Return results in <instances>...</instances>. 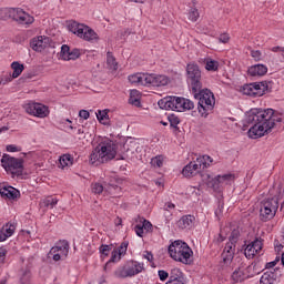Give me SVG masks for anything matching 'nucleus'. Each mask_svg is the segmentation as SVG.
Masks as SVG:
<instances>
[{
  "label": "nucleus",
  "mask_w": 284,
  "mask_h": 284,
  "mask_svg": "<svg viewBox=\"0 0 284 284\" xmlns=\"http://www.w3.org/2000/svg\"><path fill=\"white\" fill-rule=\"evenodd\" d=\"M278 212V196L267 197L261 203L260 207V219L263 223L272 221Z\"/></svg>",
  "instance_id": "obj_10"
},
{
  "label": "nucleus",
  "mask_w": 284,
  "mask_h": 284,
  "mask_svg": "<svg viewBox=\"0 0 284 284\" xmlns=\"http://www.w3.org/2000/svg\"><path fill=\"white\" fill-rule=\"evenodd\" d=\"M276 266V262H268L266 263V270H272V267Z\"/></svg>",
  "instance_id": "obj_59"
},
{
  "label": "nucleus",
  "mask_w": 284,
  "mask_h": 284,
  "mask_svg": "<svg viewBox=\"0 0 284 284\" xmlns=\"http://www.w3.org/2000/svg\"><path fill=\"white\" fill-rule=\"evenodd\" d=\"M14 230H17V224L12 222H8L6 225H3L0 230V243L8 241V239L14 234Z\"/></svg>",
  "instance_id": "obj_22"
},
{
  "label": "nucleus",
  "mask_w": 284,
  "mask_h": 284,
  "mask_svg": "<svg viewBox=\"0 0 284 284\" xmlns=\"http://www.w3.org/2000/svg\"><path fill=\"white\" fill-rule=\"evenodd\" d=\"M116 156V144L112 141L101 142L90 154V163L92 165H101V163H108Z\"/></svg>",
  "instance_id": "obj_2"
},
{
  "label": "nucleus",
  "mask_w": 284,
  "mask_h": 284,
  "mask_svg": "<svg viewBox=\"0 0 284 284\" xmlns=\"http://www.w3.org/2000/svg\"><path fill=\"white\" fill-rule=\"evenodd\" d=\"M132 3H145V0H129Z\"/></svg>",
  "instance_id": "obj_62"
},
{
  "label": "nucleus",
  "mask_w": 284,
  "mask_h": 284,
  "mask_svg": "<svg viewBox=\"0 0 284 284\" xmlns=\"http://www.w3.org/2000/svg\"><path fill=\"white\" fill-rule=\"evenodd\" d=\"M251 57L254 58V61H261L262 53L258 50L251 51Z\"/></svg>",
  "instance_id": "obj_51"
},
{
  "label": "nucleus",
  "mask_w": 284,
  "mask_h": 284,
  "mask_svg": "<svg viewBox=\"0 0 284 284\" xmlns=\"http://www.w3.org/2000/svg\"><path fill=\"white\" fill-rule=\"evenodd\" d=\"M186 83L191 88V92H199L203 88L199 64L189 63L186 65Z\"/></svg>",
  "instance_id": "obj_11"
},
{
  "label": "nucleus",
  "mask_w": 284,
  "mask_h": 284,
  "mask_svg": "<svg viewBox=\"0 0 284 284\" xmlns=\"http://www.w3.org/2000/svg\"><path fill=\"white\" fill-rule=\"evenodd\" d=\"M161 110H173L174 112H185V110H194V102L190 99L179 98L174 95L165 97L158 102Z\"/></svg>",
  "instance_id": "obj_5"
},
{
  "label": "nucleus",
  "mask_w": 284,
  "mask_h": 284,
  "mask_svg": "<svg viewBox=\"0 0 284 284\" xmlns=\"http://www.w3.org/2000/svg\"><path fill=\"white\" fill-rule=\"evenodd\" d=\"M160 281H168V278L170 277V273H168V271H159L158 272Z\"/></svg>",
  "instance_id": "obj_50"
},
{
  "label": "nucleus",
  "mask_w": 284,
  "mask_h": 284,
  "mask_svg": "<svg viewBox=\"0 0 284 284\" xmlns=\"http://www.w3.org/2000/svg\"><path fill=\"white\" fill-rule=\"evenodd\" d=\"M243 93L246 94L247 97H256V93L254 91V84H246L243 89Z\"/></svg>",
  "instance_id": "obj_41"
},
{
  "label": "nucleus",
  "mask_w": 284,
  "mask_h": 284,
  "mask_svg": "<svg viewBox=\"0 0 284 284\" xmlns=\"http://www.w3.org/2000/svg\"><path fill=\"white\" fill-rule=\"evenodd\" d=\"M142 229L146 232H152V223L143 217L140 220Z\"/></svg>",
  "instance_id": "obj_47"
},
{
  "label": "nucleus",
  "mask_w": 284,
  "mask_h": 284,
  "mask_svg": "<svg viewBox=\"0 0 284 284\" xmlns=\"http://www.w3.org/2000/svg\"><path fill=\"white\" fill-rule=\"evenodd\" d=\"M213 162L214 160L210 155H201L196 158L195 161L186 164L182 170V174L186 178L196 176V174H201L203 170H207Z\"/></svg>",
  "instance_id": "obj_6"
},
{
  "label": "nucleus",
  "mask_w": 284,
  "mask_h": 284,
  "mask_svg": "<svg viewBox=\"0 0 284 284\" xmlns=\"http://www.w3.org/2000/svg\"><path fill=\"white\" fill-rule=\"evenodd\" d=\"M30 47L36 52H43L45 48L50 47V38L45 36H39L31 40Z\"/></svg>",
  "instance_id": "obj_17"
},
{
  "label": "nucleus",
  "mask_w": 284,
  "mask_h": 284,
  "mask_svg": "<svg viewBox=\"0 0 284 284\" xmlns=\"http://www.w3.org/2000/svg\"><path fill=\"white\" fill-rule=\"evenodd\" d=\"M7 152H19V148L14 144L7 145Z\"/></svg>",
  "instance_id": "obj_56"
},
{
  "label": "nucleus",
  "mask_w": 284,
  "mask_h": 284,
  "mask_svg": "<svg viewBox=\"0 0 284 284\" xmlns=\"http://www.w3.org/2000/svg\"><path fill=\"white\" fill-rule=\"evenodd\" d=\"M153 168H163V155H158L151 160Z\"/></svg>",
  "instance_id": "obj_39"
},
{
  "label": "nucleus",
  "mask_w": 284,
  "mask_h": 284,
  "mask_svg": "<svg viewBox=\"0 0 284 284\" xmlns=\"http://www.w3.org/2000/svg\"><path fill=\"white\" fill-rule=\"evenodd\" d=\"M251 272L252 266H240L233 272L232 281H234V283H243V281L252 278V276H254V274H252Z\"/></svg>",
  "instance_id": "obj_16"
},
{
  "label": "nucleus",
  "mask_w": 284,
  "mask_h": 284,
  "mask_svg": "<svg viewBox=\"0 0 284 284\" xmlns=\"http://www.w3.org/2000/svg\"><path fill=\"white\" fill-rule=\"evenodd\" d=\"M194 99L197 100V110L201 116L207 118L210 112L214 110V105L216 104V99L214 98V93L210 91V89L201 88L199 91L192 92Z\"/></svg>",
  "instance_id": "obj_3"
},
{
  "label": "nucleus",
  "mask_w": 284,
  "mask_h": 284,
  "mask_svg": "<svg viewBox=\"0 0 284 284\" xmlns=\"http://www.w3.org/2000/svg\"><path fill=\"white\" fill-rule=\"evenodd\" d=\"M59 203V200L57 197H47L44 200L45 207H50L51 210Z\"/></svg>",
  "instance_id": "obj_45"
},
{
  "label": "nucleus",
  "mask_w": 284,
  "mask_h": 284,
  "mask_svg": "<svg viewBox=\"0 0 284 284\" xmlns=\"http://www.w3.org/2000/svg\"><path fill=\"white\" fill-rule=\"evenodd\" d=\"M128 81L132 85H144V88H148V73H133L128 77Z\"/></svg>",
  "instance_id": "obj_21"
},
{
  "label": "nucleus",
  "mask_w": 284,
  "mask_h": 284,
  "mask_svg": "<svg viewBox=\"0 0 284 284\" xmlns=\"http://www.w3.org/2000/svg\"><path fill=\"white\" fill-rule=\"evenodd\" d=\"M253 90L255 91V97H263L267 92V82L253 83Z\"/></svg>",
  "instance_id": "obj_27"
},
{
  "label": "nucleus",
  "mask_w": 284,
  "mask_h": 284,
  "mask_svg": "<svg viewBox=\"0 0 284 284\" xmlns=\"http://www.w3.org/2000/svg\"><path fill=\"white\" fill-rule=\"evenodd\" d=\"M174 207H176V205H174L172 202L165 204V210H174Z\"/></svg>",
  "instance_id": "obj_58"
},
{
  "label": "nucleus",
  "mask_w": 284,
  "mask_h": 284,
  "mask_svg": "<svg viewBox=\"0 0 284 284\" xmlns=\"http://www.w3.org/2000/svg\"><path fill=\"white\" fill-rule=\"evenodd\" d=\"M169 281H183V272H181L179 268L171 270Z\"/></svg>",
  "instance_id": "obj_35"
},
{
  "label": "nucleus",
  "mask_w": 284,
  "mask_h": 284,
  "mask_svg": "<svg viewBox=\"0 0 284 284\" xmlns=\"http://www.w3.org/2000/svg\"><path fill=\"white\" fill-rule=\"evenodd\" d=\"M281 261H282V265H284V252L282 253Z\"/></svg>",
  "instance_id": "obj_64"
},
{
  "label": "nucleus",
  "mask_w": 284,
  "mask_h": 284,
  "mask_svg": "<svg viewBox=\"0 0 284 284\" xmlns=\"http://www.w3.org/2000/svg\"><path fill=\"white\" fill-rule=\"evenodd\" d=\"M281 50H283V48H281V47H273L272 48V52H281Z\"/></svg>",
  "instance_id": "obj_60"
},
{
  "label": "nucleus",
  "mask_w": 284,
  "mask_h": 284,
  "mask_svg": "<svg viewBox=\"0 0 284 284\" xmlns=\"http://www.w3.org/2000/svg\"><path fill=\"white\" fill-rule=\"evenodd\" d=\"M26 276H28V278H29V277H30V274L26 273V274L23 275V277L21 278V283H22V284H26V282H23V280L26 278Z\"/></svg>",
  "instance_id": "obj_63"
},
{
  "label": "nucleus",
  "mask_w": 284,
  "mask_h": 284,
  "mask_svg": "<svg viewBox=\"0 0 284 284\" xmlns=\"http://www.w3.org/2000/svg\"><path fill=\"white\" fill-rule=\"evenodd\" d=\"M171 125H172V128H176V125H179V120H173V121H171Z\"/></svg>",
  "instance_id": "obj_61"
},
{
  "label": "nucleus",
  "mask_w": 284,
  "mask_h": 284,
  "mask_svg": "<svg viewBox=\"0 0 284 284\" xmlns=\"http://www.w3.org/2000/svg\"><path fill=\"white\" fill-rule=\"evenodd\" d=\"M250 77H265L267 74V67L265 64H254L247 70Z\"/></svg>",
  "instance_id": "obj_25"
},
{
  "label": "nucleus",
  "mask_w": 284,
  "mask_h": 284,
  "mask_svg": "<svg viewBox=\"0 0 284 284\" xmlns=\"http://www.w3.org/2000/svg\"><path fill=\"white\" fill-rule=\"evenodd\" d=\"M144 258H146V261L151 262V261H153L154 255H152V253L146 251L144 254Z\"/></svg>",
  "instance_id": "obj_57"
},
{
  "label": "nucleus",
  "mask_w": 284,
  "mask_h": 284,
  "mask_svg": "<svg viewBox=\"0 0 284 284\" xmlns=\"http://www.w3.org/2000/svg\"><path fill=\"white\" fill-rule=\"evenodd\" d=\"M61 57L63 61H77L81 57V49H70L68 44L61 47Z\"/></svg>",
  "instance_id": "obj_18"
},
{
  "label": "nucleus",
  "mask_w": 284,
  "mask_h": 284,
  "mask_svg": "<svg viewBox=\"0 0 284 284\" xmlns=\"http://www.w3.org/2000/svg\"><path fill=\"white\" fill-rule=\"evenodd\" d=\"M205 70L209 72H216L219 70V61L213 59H206Z\"/></svg>",
  "instance_id": "obj_32"
},
{
  "label": "nucleus",
  "mask_w": 284,
  "mask_h": 284,
  "mask_svg": "<svg viewBox=\"0 0 284 284\" xmlns=\"http://www.w3.org/2000/svg\"><path fill=\"white\" fill-rule=\"evenodd\" d=\"M69 32L77 34L79 39H83V41H99V34L94 32V30L83 23H79L77 21H69L68 23Z\"/></svg>",
  "instance_id": "obj_8"
},
{
  "label": "nucleus",
  "mask_w": 284,
  "mask_h": 284,
  "mask_svg": "<svg viewBox=\"0 0 284 284\" xmlns=\"http://www.w3.org/2000/svg\"><path fill=\"white\" fill-rule=\"evenodd\" d=\"M128 242H122L121 245L118 248H115V252L122 256H125V254H128Z\"/></svg>",
  "instance_id": "obj_44"
},
{
  "label": "nucleus",
  "mask_w": 284,
  "mask_h": 284,
  "mask_svg": "<svg viewBox=\"0 0 284 284\" xmlns=\"http://www.w3.org/2000/svg\"><path fill=\"white\" fill-rule=\"evenodd\" d=\"M26 112L38 119H45L50 114V109L45 104L31 102L26 105Z\"/></svg>",
  "instance_id": "obj_13"
},
{
  "label": "nucleus",
  "mask_w": 284,
  "mask_h": 284,
  "mask_svg": "<svg viewBox=\"0 0 284 284\" xmlns=\"http://www.w3.org/2000/svg\"><path fill=\"white\" fill-rule=\"evenodd\" d=\"M114 276H116V278L130 277V272L128 271L126 264H124L123 266H119L114 272Z\"/></svg>",
  "instance_id": "obj_29"
},
{
  "label": "nucleus",
  "mask_w": 284,
  "mask_h": 284,
  "mask_svg": "<svg viewBox=\"0 0 284 284\" xmlns=\"http://www.w3.org/2000/svg\"><path fill=\"white\" fill-rule=\"evenodd\" d=\"M260 284H278V275L276 272L267 271L261 276Z\"/></svg>",
  "instance_id": "obj_24"
},
{
  "label": "nucleus",
  "mask_w": 284,
  "mask_h": 284,
  "mask_svg": "<svg viewBox=\"0 0 284 284\" xmlns=\"http://www.w3.org/2000/svg\"><path fill=\"white\" fill-rule=\"evenodd\" d=\"M281 121V116L276 115L273 109H252L246 115V123L252 125L248 130L250 139L265 136Z\"/></svg>",
  "instance_id": "obj_1"
},
{
  "label": "nucleus",
  "mask_w": 284,
  "mask_h": 284,
  "mask_svg": "<svg viewBox=\"0 0 284 284\" xmlns=\"http://www.w3.org/2000/svg\"><path fill=\"white\" fill-rule=\"evenodd\" d=\"M79 116L88 121V119H90V112H88V110H80Z\"/></svg>",
  "instance_id": "obj_52"
},
{
  "label": "nucleus",
  "mask_w": 284,
  "mask_h": 284,
  "mask_svg": "<svg viewBox=\"0 0 284 284\" xmlns=\"http://www.w3.org/2000/svg\"><path fill=\"white\" fill-rule=\"evenodd\" d=\"M7 254H8V250L0 247V264L3 263V261H6Z\"/></svg>",
  "instance_id": "obj_54"
},
{
  "label": "nucleus",
  "mask_w": 284,
  "mask_h": 284,
  "mask_svg": "<svg viewBox=\"0 0 284 284\" xmlns=\"http://www.w3.org/2000/svg\"><path fill=\"white\" fill-rule=\"evenodd\" d=\"M11 69L13 70L12 72V78L14 79H19V77H21L23 70H26V67L23 64H21L20 62H12L11 63Z\"/></svg>",
  "instance_id": "obj_28"
},
{
  "label": "nucleus",
  "mask_w": 284,
  "mask_h": 284,
  "mask_svg": "<svg viewBox=\"0 0 284 284\" xmlns=\"http://www.w3.org/2000/svg\"><path fill=\"white\" fill-rule=\"evenodd\" d=\"M219 41H220L221 43H227V42L230 41V34H227V33H222V34L220 36V38H219Z\"/></svg>",
  "instance_id": "obj_53"
},
{
  "label": "nucleus",
  "mask_w": 284,
  "mask_h": 284,
  "mask_svg": "<svg viewBox=\"0 0 284 284\" xmlns=\"http://www.w3.org/2000/svg\"><path fill=\"white\" fill-rule=\"evenodd\" d=\"M0 195L2 196V199L14 200L19 199V196H21V193L13 186H4L0 189Z\"/></svg>",
  "instance_id": "obj_23"
},
{
  "label": "nucleus",
  "mask_w": 284,
  "mask_h": 284,
  "mask_svg": "<svg viewBox=\"0 0 284 284\" xmlns=\"http://www.w3.org/2000/svg\"><path fill=\"white\" fill-rule=\"evenodd\" d=\"M14 78H12V73H6L0 77V85H8V83L12 82Z\"/></svg>",
  "instance_id": "obj_38"
},
{
  "label": "nucleus",
  "mask_w": 284,
  "mask_h": 284,
  "mask_svg": "<svg viewBox=\"0 0 284 284\" xmlns=\"http://www.w3.org/2000/svg\"><path fill=\"white\" fill-rule=\"evenodd\" d=\"M1 165L6 170L7 174H10L12 179L16 176H23V159L12 158L9 154H3L1 159Z\"/></svg>",
  "instance_id": "obj_7"
},
{
  "label": "nucleus",
  "mask_w": 284,
  "mask_h": 284,
  "mask_svg": "<svg viewBox=\"0 0 284 284\" xmlns=\"http://www.w3.org/2000/svg\"><path fill=\"white\" fill-rule=\"evenodd\" d=\"M209 185L210 187H212L213 190H220L221 189V185L222 182H221V175H217L215 176L214 179H212L210 182H209Z\"/></svg>",
  "instance_id": "obj_37"
},
{
  "label": "nucleus",
  "mask_w": 284,
  "mask_h": 284,
  "mask_svg": "<svg viewBox=\"0 0 284 284\" xmlns=\"http://www.w3.org/2000/svg\"><path fill=\"white\" fill-rule=\"evenodd\" d=\"M134 232L138 236H140L141 239H143V234H145V230L143 229V226L140 224H136L134 226Z\"/></svg>",
  "instance_id": "obj_48"
},
{
  "label": "nucleus",
  "mask_w": 284,
  "mask_h": 284,
  "mask_svg": "<svg viewBox=\"0 0 284 284\" xmlns=\"http://www.w3.org/2000/svg\"><path fill=\"white\" fill-rule=\"evenodd\" d=\"M104 192H108V194L114 199L121 194V187L119 185L111 184Z\"/></svg>",
  "instance_id": "obj_34"
},
{
  "label": "nucleus",
  "mask_w": 284,
  "mask_h": 284,
  "mask_svg": "<svg viewBox=\"0 0 284 284\" xmlns=\"http://www.w3.org/2000/svg\"><path fill=\"white\" fill-rule=\"evenodd\" d=\"M125 265L130 276H136V274H141V272H143V264L139 262L130 261L126 262Z\"/></svg>",
  "instance_id": "obj_26"
},
{
  "label": "nucleus",
  "mask_w": 284,
  "mask_h": 284,
  "mask_svg": "<svg viewBox=\"0 0 284 284\" xmlns=\"http://www.w3.org/2000/svg\"><path fill=\"white\" fill-rule=\"evenodd\" d=\"M122 255H120L116 252V248H114L111 253V258L110 261L106 262V264L104 265V271H108V267L110 266V263H119V261H121Z\"/></svg>",
  "instance_id": "obj_33"
},
{
  "label": "nucleus",
  "mask_w": 284,
  "mask_h": 284,
  "mask_svg": "<svg viewBox=\"0 0 284 284\" xmlns=\"http://www.w3.org/2000/svg\"><path fill=\"white\" fill-rule=\"evenodd\" d=\"M139 90H131V93H130V103H132V105H136V103H140L139 101Z\"/></svg>",
  "instance_id": "obj_43"
},
{
  "label": "nucleus",
  "mask_w": 284,
  "mask_h": 284,
  "mask_svg": "<svg viewBox=\"0 0 284 284\" xmlns=\"http://www.w3.org/2000/svg\"><path fill=\"white\" fill-rule=\"evenodd\" d=\"M169 254L173 261L183 263V265H190L192 263V248L181 240L174 241L169 246Z\"/></svg>",
  "instance_id": "obj_4"
},
{
  "label": "nucleus",
  "mask_w": 284,
  "mask_h": 284,
  "mask_svg": "<svg viewBox=\"0 0 284 284\" xmlns=\"http://www.w3.org/2000/svg\"><path fill=\"white\" fill-rule=\"evenodd\" d=\"M196 217L194 215H183L178 222L176 226L179 230H192L194 227V223Z\"/></svg>",
  "instance_id": "obj_19"
},
{
  "label": "nucleus",
  "mask_w": 284,
  "mask_h": 284,
  "mask_svg": "<svg viewBox=\"0 0 284 284\" xmlns=\"http://www.w3.org/2000/svg\"><path fill=\"white\" fill-rule=\"evenodd\" d=\"M98 120L100 121H105L109 119V115H108V110H103V111H98Z\"/></svg>",
  "instance_id": "obj_49"
},
{
  "label": "nucleus",
  "mask_w": 284,
  "mask_h": 284,
  "mask_svg": "<svg viewBox=\"0 0 284 284\" xmlns=\"http://www.w3.org/2000/svg\"><path fill=\"white\" fill-rule=\"evenodd\" d=\"M263 250V239L256 237L252 243L247 244L244 254L246 258H254L255 254H261Z\"/></svg>",
  "instance_id": "obj_15"
},
{
  "label": "nucleus",
  "mask_w": 284,
  "mask_h": 284,
  "mask_svg": "<svg viewBox=\"0 0 284 284\" xmlns=\"http://www.w3.org/2000/svg\"><path fill=\"white\" fill-rule=\"evenodd\" d=\"M106 65H109L110 70H119V63L112 52L106 53Z\"/></svg>",
  "instance_id": "obj_31"
},
{
  "label": "nucleus",
  "mask_w": 284,
  "mask_h": 284,
  "mask_svg": "<svg viewBox=\"0 0 284 284\" xmlns=\"http://www.w3.org/2000/svg\"><path fill=\"white\" fill-rule=\"evenodd\" d=\"M91 190L93 194H103V184L95 182L91 184Z\"/></svg>",
  "instance_id": "obj_40"
},
{
  "label": "nucleus",
  "mask_w": 284,
  "mask_h": 284,
  "mask_svg": "<svg viewBox=\"0 0 284 284\" xmlns=\"http://www.w3.org/2000/svg\"><path fill=\"white\" fill-rule=\"evenodd\" d=\"M234 179H236V176H234V174L232 173L220 175V181L222 185H230V183H232Z\"/></svg>",
  "instance_id": "obj_36"
},
{
  "label": "nucleus",
  "mask_w": 284,
  "mask_h": 284,
  "mask_svg": "<svg viewBox=\"0 0 284 284\" xmlns=\"http://www.w3.org/2000/svg\"><path fill=\"white\" fill-rule=\"evenodd\" d=\"M199 17H200L199 9L192 8L189 12L190 21L196 22L199 21Z\"/></svg>",
  "instance_id": "obj_42"
},
{
  "label": "nucleus",
  "mask_w": 284,
  "mask_h": 284,
  "mask_svg": "<svg viewBox=\"0 0 284 284\" xmlns=\"http://www.w3.org/2000/svg\"><path fill=\"white\" fill-rule=\"evenodd\" d=\"M170 84V77L165 74L148 73L146 88H165Z\"/></svg>",
  "instance_id": "obj_14"
},
{
  "label": "nucleus",
  "mask_w": 284,
  "mask_h": 284,
  "mask_svg": "<svg viewBox=\"0 0 284 284\" xmlns=\"http://www.w3.org/2000/svg\"><path fill=\"white\" fill-rule=\"evenodd\" d=\"M239 241V233L233 232L229 239V243L236 244Z\"/></svg>",
  "instance_id": "obj_55"
},
{
  "label": "nucleus",
  "mask_w": 284,
  "mask_h": 284,
  "mask_svg": "<svg viewBox=\"0 0 284 284\" xmlns=\"http://www.w3.org/2000/svg\"><path fill=\"white\" fill-rule=\"evenodd\" d=\"M72 163H74V158L70 154H63L62 156H60V165L61 168H70V165H72Z\"/></svg>",
  "instance_id": "obj_30"
},
{
  "label": "nucleus",
  "mask_w": 284,
  "mask_h": 284,
  "mask_svg": "<svg viewBox=\"0 0 284 284\" xmlns=\"http://www.w3.org/2000/svg\"><path fill=\"white\" fill-rule=\"evenodd\" d=\"M99 250L100 254H103V256H110V252H112V246L108 244H102Z\"/></svg>",
  "instance_id": "obj_46"
},
{
  "label": "nucleus",
  "mask_w": 284,
  "mask_h": 284,
  "mask_svg": "<svg viewBox=\"0 0 284 284\" xmlns=\"http://www.w3.org/2000/svg\"><path fill=\"white\" fill-rule=\"evenodd\" d=\"M3 14L7 19H12V21H16L19 26H26L29 28V26L34 23V18L21 8L4 9Z\"/></svg>",
  "instance_id": "obj_9"
},
{
  "label": "nucleus",
  "mask_w": 284,
  "mask_h": 284,
  "mask_svg": "<svg viewBox=\"0 0 284 284\" xmlns=\"http://www.w3.org/2000/svg\"><path fill=\"white\" fill-rule=\"evenodd\" d=\"M68 254H70V243L68 241L62 240L59 241L48 253V257L52 258L55 263L61 261V258H68Z\"/></svg>",
  "instance_id": "obj_12"
},
{
  "label": "nucleus",
  "mask_w": 284,
  "mask_h": 284,
  "mask_svg": "<svg viewBox=\"0 0 284 284\" xmlns=\"http://www.w3.org/2000/svg\"><path fill=\"white\" fill-rule=\"evenodd\" d=\"M235 252H236V244H234L233 242H227L222 253L223 262L226 264L232 263Z\"/></svg>",
  "instance_id": "obj_20"
}]
</instances>
